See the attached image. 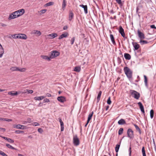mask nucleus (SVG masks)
Wrapping results in <instances>:
<instances>
[{"label":"nucleus","mask_w":156,"mask_h":156,"mask_svg":"<svg viewBox=\"0 0 156 156\" xmlns=\"http://www.w3.org/2000/svg\"><path fill=\"white\" fill-rule=\"evenodd\" d=\"M14 91H11L8 92V94L11 95L12 96L17 95L19 93L17 92L16 91L15 92L13 93Z\"/></svg>","instance_id":"nucleus-25"},{"label":"nucleus","mask_w":156,"mask_h":156,"mask_svg":"<svg viewBox=\"0 0 156 156\" xmlns=\"http://www.w3.org/2000/svg\"><path fill=\"white\" fill-rule=\"evenodd\" d=\"M1 26L3 27H5L6 26V25L5 24H4L3 23H1Z\"/></svg>","instance_id":"nucleus-61"},{"label":"nucleus","mask_w":156,"mask_h":156,"mask_svg":"<svg viewBox=\"0 0 156 156\" xmlns=\"http://www.w3.org/2000/svg\"><path fill=\"white\" fill-rule=\"evenodd\" d=\"M132 44L135 49L136 50H138L140 47L139 44L136 42H133Z\"/></svg>","instance_id":"nucleus-17"},{"label":"nucleus","mask_w":156,"mask_h":156,"mask_svg":"<svg viewBox=\"0 0 156 156\" xmlns=\"http://www.w3.org/2000/svg\"><path fill=\"white\" fill-rule=\"evenodd\" d=\"M124 56L125 59L127 60H130L131 58L130 55L128 53H125Z\"/></svg>","instance_id":"nucleus-24"},{"label":"nucleus","mask_w":156,"mask_h":156,"mask_svg":"<svg viewBox=\"0 0 156 156\" xmlns=\"http://www.w3.org/2000/svg\"><path fill=\"white\" fill-rule=\"evenodd\" d=\"M74 14L73 12L71 11H69V20L71 21L73 18Z\"/></svg>","instance_id":"nucleus-13"},{"label":"nucleus","mask_w":156,"mask_h":156,"mask_svg":"<svg viewBox=\"0 0 156 156\" xmlns=\"http://www.w3.org/2000/svg\"><path fill=\"white\" fill-rule=\"evenodd\" d=\"M93 113H94V112H92L89 114V115H88V118L87 120V123H89L92 117Z\"/></svg>","instance_id":"nucleus-23"},{"label":"nucleus","mask_w":156,"mask_h":156,"mask_svg":"<svg viewBox=\"0 0 156 156\" xmlns=\"http://www.w3.org/2000/svg\"><path fill=\"white\" fill-rule=\"evenodd\" d=\"M0 51H2V50H4V49L2 47V46L0 44Z\"/></svg>","instance_id":"nucleus-57"},{"label":"nucleus","mask_w":156,"mask_h":156,"mask_svg":"<svg viewBox=\"0 0 156 156\" xmlns=\"http://www.w3.org/2000/svg\"><path fill=\"white\" fill-rule=\"evenodd\" d=\"M31 34H36L37 36H39L41 34V32L37 30H34L31 32Z\"/></svg>","instance_id":"nucleus-14"},{"label":"nucleus","mask_w":156,"mask_h":156,"mask_svg":"<svg viewBox=\"0 0 156 156\" xmlns=\"http://www.w3.org/2000/svg\"><path fill=\"white\" fill-rule=\"evenodd\" d=\"M130 93L132 96L136 99H138L140 97V93L134 90H130Z\"/></svg>","instance_id":"nucleus-4"},{"label":"nucleus","mask_w":156,"mask_h":156,"mask_svg":"<svg viewBox=\"0 0 156 156\" xmlns=\"http://www.w3.org/2000/svg\"><path fill=\"white\" fill-rule=\"evenodd\" d=\"M47 11V10L46 9H42L39 11L38 12V13L40 15H42L44 13H45Z\"/></svg>","instance_id":"nucleus-30"},{"label":"nucleus","mask_w":156,"mask_h":156,"mask_svg":"<svg viewBox=\"0 0 156 156\" xmlns=\"http://www.w3.org/2000/svg\"><path fill=\"white\" fill-rule=\"evenodd\" d=\"M26 68H19L18 67L17 71H19L20 72H24L26 70Z\"/></svg>","instance_id":"nucleus-27"},{"label":"nucleus","mask_w":156,"mask_h":156,"mask_svg":"<svg viewBox=\"0 0 156 156\" xmlns=\"http://www.w3.org/2000/svg\"><path fill=\"white\" fill-rule=\"evenodd\" d=\"M80 6L84 9L85 13L86 14L87 13V5H80Z\"/></svg>","instance_id":"nucleus-19"},{"label":"nucleus","mask_w":156,"mask_h":156,"mask_svg":"<svg viewBox=\"0 0 156 156\" xmlns=\"http://www.w3.org/2000/svg\"><path fill=\"white\" fill-rule=\"evenodd\" d=\"M142 152L143 156H146V153H145V151L144 147H143L142 148Z\"/></svg>","instance_id":"nucleus-34"},{"label":"nucleus","mask_w":156,"mask_h":156,"mask_svg":"<svg viewBox=\"0 0 156 156\" xmlns=\"http://www.w3.org/2000/svg\"><path fill=\"white\" fill-rule=\"evenodd\" d=\"M27 91H28V89H27V90H24L23 91V92H19V94L20 93H21L22 94L27 93Z\"/></svg>","instance_id":"nucleus-47"},{"label":"nucleus","mask_w":156,"mask_h":156,"mask_svg":"<svg viewBox=\"0 0 156 156\" xmlns=\"http://www.w3.org/2000/svg\"><path fill=\"white\" fill-rule=\"evenodd\" d=\"M38 131L40 133H42L43 132V130L41 128H39L38 129Z\"/></svg>","instance_id":"nucleus-51"},{"label":"nucleus","mask_w":156,"mask_h":156,"mask_svg":"<svg viewBox=\"0 0 156 156\" xmlns=\"http://www.w3.org/2000/svg\"><path fill=\"white\" fill-rule=\"evenodd\" d=\"M144 82L145 83V84L146 85H147V76H146L144 75Z\"/></svg>","instance_id":"nucleus-43"},{"label":"nucleus","mask_w":156,"mask_h":156,"mask_svg":"<svg viewBox=\"0 0 156 156\" xmlns=\"http://www.w3.org/2000/svg\"><path fill=\"white\" fill-rule=\"evenodd\" d=\"M150 27L151 28L156 29V27L154 25H151Z\"/></svg>","instance_id":"nucleus-56"},{"label":"nucleus","mask_w":156,"mask_h":156,"mask_svg":"<svg viewBox=\"0 0 156 156\" xmlns=\"http://www.w3.org/2000/svg\"><path fill=\"white\" fill-rule=\"evenodd\" d=\"M45 97L44 96H41L39 97H35L34 98V99L35 100L40 101L44 99Z\"/></svg>","instance_id":"nucleus-21"},{"label":"nucleus","mask_w":156,"mask_h":156,"mask_svg":"<svg viewBox=\"0 0 156 156\" xmlns=\"http://www.w3.org/2000/svg\"><path fill=\"white\" fill-rule=\"evenodd\" d=\"M68 28V26H64L63 27V29L64 30H66Z\"/></svg>","instance_id":"nucleus-55"},{"label":"nucleus","mask_w":156,"mask_h":156,"mask_svg":"<svg viewBox=\"0 0 156 156\" xmlns=\"http://www.w3.org/2000/svg\"><path fill=\"white\" fill-rule=\"evenodd\" d=\"M127 135L130 138H132L133 137V131L131 129H128Z\"/></svg>","instance_id":"nucleus-9"},{"label":"nucleus","mask_w":156,"mask_h":156,"mask_svg":"<svg viewBox=\"0 0 156 156\" xmlns=\"http://www.w3.org/2000/svg\"><path fill=\"white\" fill-rule=\"evenodd\" d=\"M46 96L48 97H51V95L49 93H47L46 94Z\"/></svg>","instance_id":"nucleus-62"},{"label":"nucleus","mask_w":156,"mask_h":156,"mask_svg":"<svg viewBox=\"0 0 156 156\" xmlns=\"http://www.w3.org/2000/svg\"><path fill=\"white\" fill-rule=\"evenodd\" d=\"M6 146L9 148V149H13V150H16V149L15 148L13 147L11 145H10V144H6Z\"/></svg>","instance_id":"nucleus-31"},{"label":"nucleus","mask_w":156,"mask_h":156,"mask_svg":"<svg viewBox=\"0 0 156 156\" xmlns=\"http://www.w3.org/2000/svg\"><path fill=\"white\" fill-rule=\"evenodd\" d=\"M118 31L121 36L124 38L125 37V34L124 32V30L121 26H119Z\"/></svg>","instance_id":"nucleus-8"},{"label":"nucleus","mask_w":156,"mask_h":156,"mask_svg":"<svg viewBox=\"0 0 156 156\" xmlns=\"http://www.w3.org/2000/svg\"><path fill=\"white\" fill-rule=\"evenodd\" d=\"M58 34L56 33H53L50 34L46 36V39H53L56 37Z\"/></svg>","instance_id":"nucleus-7"},{"label":"nucleus","mask_w":156,"mask_h":156,"mask_svg":"<svg viewBox=\"0 0 156 156\" xmlns=\"http://www.w3.org/2000/svg\"><path fill=\"white\" fill-rule=\"evenodd\" d=\"M75 38L74 37L72 38L71 39V40L70 41V42H71V44L72 45H73V44L74 42L75 41Z\"/></svg>","instance_id":"nucleus-41"},{"label":"nucleus","mask_w":156,"mask_h":156,"mask_svg":"<svg viewBox=\"0 0 156 156\" xmlns=\"http://www.w3.org/2000/svg\"><path fill=\"white\" fill-rule=\"evenodd\" d=\"M64 130V127H61V131H63Z\"/></svg>","instance_id":"nucleus-63"},{"label":"nucleus","mask_w":156,"mask_h":156,"mask_svg":"<svg viewBox=\"0 0 156 156\" xmlns=\"http://www.w3.org/2000/svg\"><path fill=\"white\" fill-rule=\"evenodd\" d=\"M73 142L76 146H78L79 144L80 141L77 135H75L73 136Z\"/></svg>","instance_id":"nucleus-6"},{"label":"nucleus","mask_w":156,"mask_h":156,"mask_svg":"<svg viewBox=\"0 0 156 156\" xmlns=\"http://www.w3.org/2000/svg\"><path fill=\"white\" fill-rule=\"evenodd\" d=\"M25 12V10L22 9L15 11L10 13L8 17V19L10 20L20 17L23 15Z\"/></svg>","instance_id":"nucleus-1"},{"label":"nucleus","mask_w":156,"mask_h":156,"mask_svg":"<svg viewBox=\"0 0 156 156\" xmlns=\"http://www.w3.org/2000/svg\"><path fill=\"white\" fill-rule=\"evenodd\" d=\"M123 2H122L121 0H118V3L120 5L121 7L122 6L123 4Z\"/></svg>","instance_id":"nucleus-38"},{"label":"nucleus","mask_w":156,"mask_h":156,"mask_svg":"<svg viewBox=\"0 0 156 156\" xmlns=\"http://www.w3.org/2000/svg\"><path fill=\"white\" fill-rule=\"evenodd\" d=\"M139 37L140 38V40H143L145 38L144 34L143 33L141 32L139 30L137 31Z\"/></svg>","instance_id":"nucleus-11"},{"label":"nucleus","mask_w":156,"mask_h":156,"mask_svg":"<svg viewBox=\"0 0 156 156\" xmlns=\"http://www.w3.org/2000/svg\"><path fill=\"white\" fill-rule=\"evenodd\" d=\"M15 133L19 134L21 133H24V131H20V130H16L15 131Z\"/></svg>","instance_id":"nucleus-46"},{"label":"nucleus","mask_w":156,"mask_h":156,"mask_svg":"<svg viewBox=\"0 0 156 156\" xmlns=\"http://www.w3.org/2000/svg\"><path fill=\"white\" fill-rule=\"evenodd\" d=\"M9 38H13L15 39H20L26 40L27 38V35L24 34H13L9 35Z\"/></svg>","instance_id":"nucleus-2"},{"label":"nucleus","mask_w":156,"mask_h":156,"mask_svg":"<svg viewBox=\"0 0 156 156\" xmlns=\"http://www.w3.org/2000/svg\"><path fill=\"white\" fill-rule=\"evenodd\" d=\"M110 36L111 39L113 44H115V43L113 35L112 34H111Z\"/></svg>","instance_id":"nucleus-33"},{"label":"nucleus","mask_w":156,"mask_h":156,"mask_svg":"<svg viewBox=\"0 0 156 156\" xmlns=\"http://www.w3.org/2000/svg\"><path fill=\"white\" fill-rule=\"evenodd\" d=\"M33 126H39L40 124L39 123L37 122H34L32 124Z\"/></svg>","instance_id":"nucleus-48"},{"label":"nucleus","mask_w":156,"mask_h":156,"mask_svg":"<svg viewBox=\"0 0 156 156\" xmlns=\"http://www.w3.org/2000/svg\"><path fill=\"white\" fill-rule=\"evenodd\" d=\"M1 54H0V58L2 57L3 55V54L4 53V50H2V51H0Z\"/></svg>","instance_id":"nucleus-50"},{"label":"nucleus","mask_w":156,"mask_h":156,"mask_svg":"<svg viewBox=\"0 0 156 156\" xmlns=\"http://www.w3.org/2000/svg\"><path fill=\"white\" fill-rule=\"evenodd\" d=\"M131 147H130L129 148V156H130L131 154Z\"/></svg>","instance_id":"nucleus-54"},{"label":"nucleus","mask_w":156,"mask_h":156,"mask_svg":"<svg viewBox=\"0 0 156 156\" xmlns=\"http://www.w3.org/2000/svg\"><path fill=\"white\" fill-rule=\"evenodd\" d=\"M10 69L12 71H17L18 67L16 66L12 67L10 68Z\"/></svg>","instance_id":"nucleus-32"},{"label":"nucleus","mask_w":156,"mask_h":156,"mask_svg":"<svg viewBox=\"0 0 156 156\" xmlns=\"http://www.w3.org/2000/svg\"><path fill=\"white\" fill-rule=\"evenodd\" d=\"M112 101L111 100V98L110 97H109L107 100V103L108 105H110Z\"/></svg>","instance_id":"nucleus-42"},{"label":"nucleus","mask_w":156,"mask_h":156,"mask_svg":"<svg viewBox=\"0 0 156 156\" xmlns=\"http://www.w3.org/2000/svg\"><path fill=\"white\" fill-rule=\"evenodd\" d=\"M66 0H63L62 5V9L64 10L66 5Z\"/></svg>","instance_id":"nucleus-20"},{"label":"nucleus","mask_w":156,"mask_h":156,"mask_svg":"<svg viewBox=\"0 0 156 156\" xmlns=\"http://www.w3.org/2000/svg\"><path fill=\"white\" fill-rule=\"evenodd\" d=\"M109 106L108 105H107V106H106V108H105V110L106 111H107L108 110L109 108Z\"/></svg>","instance_id":"nucleus-60"},{"label":"nucleus","mask_w":156,"mask_h":156,"mask_svg":"<svg viewBox=\"0 0 156 156\" xmlns=\"http://www.w3.org/2000/svg\"><path fill=\"white\" fill-rule=\"evenodd\" d=\"M138 105L140 106V108L141 111L143 113H144V106L141 102H139L138 103Z\"/></svg>","instance_id":"nucleus-16"},{"label":"nucleus","mask_w":156,"mask_h":156,"mask_svg":"<svg viewBox=\"0 0 156 156\" xmlns=\"http://www.w3.org/2000/svg\"><path fill=\"white\" fill-rule=\"evenodd\" d=\"M60 53L57 51H53L51 52V54L50 55L51 59H52L57 57L59 56Z\"/></svg>","instance_id":"nucleus-5"},{"label":"nucleus","mask_w":156,"mask_h":156,"mask_svg":"<svg viewBox=\"0 0 156 156\" xmlns=\"http://www.w3.org/2000/svg\"><path fill=\"white\" fill-rule=\"evenodd\" d=\"M118 123L119 125H123L126 123V122L124 119H122L119 121Z\"/></svg>","instance_id":"nucleus-26"},{"label":"nucleus","mask_w":156,"mask_h":156,"mask_svg":"<svg viewBox=\"0 0 156 156\" xmlns=\"http://www.w3.org/2000/svg\"><path fill=\"white\" fill-rule=\"evenodd\" d=\"M69 35V33L67 32H65L64 34H61L58 37L59 39H61L64 37H66L68 36Z\"/></svg>","instance_id":"nucleus-12"},{"label":"nucleus","mask_w":156,"mask_h":156,"mask_svg":"<svg viewBox=\"0 0 156 156\" xmlns=\"http://www.w3.org/2000/svg\"><path fill=\"white\" fill-rule=\"evenodd\" d=\"M21 125L19 124V125H13V127L14 128H16L18 129H21Z\"/></svg>","instance_id":"nucleus-36"},{"label":"nucleus","mask_w":156,"mask_h":156,"mask_svg":"<svg viewBox=\"0 0 156 156\" xmlns=\"http://www.w3.org/2000/svg\"><path fill=\"white\" fill-rule=\"evenodd\" d=\"M57 100L60 102L62 103H64L66 101V98L64 96H60L57 98Z\"/></svg>","instance_id":"nucleus-10"},{"label":"nucleus","mask_w":156,"mask_h":156,"mask_svg":"<svg viewBox=\"0 0 156 156\" xmlns=\"http://www.w3.org/2000/svg\"><path fill=\"white\" fill-rule=\"evenodd\" d=\"M41 57L42 58L45 60H47L48 61H50L51 59L50 56L49 57L47 55H42L41 56Z\"/></svg>","instance_id":"nucleus-15"},{"label":"nucleus","mask_w":156,"mask_h":156,"mask_svg":"<svg viewBox=\"0 0 156 156\" xmlns=\"http://www.w3.org/2000/svg\"><path fill=\"white\" fill-rule=\"evenodd\" d=\"M81 69L80 66H77L74 68L73 71L77 72H80Z\"/></svg>","instance_id":"nucleus-18"},{"label":"nucleus","mask_w":156,"mask_h":156,"mask_svg":"<svg viewBox=\"0 0 156 156\" xmlns=\"http://www.w3.org/2000/svg\"><path fill=\"white\" fill-rule=\"evenodd\" d=\"M44 102H50V100L49 99H44Z\"/></svg>","instance_id":"nucleus-52"},{"label":"nucleus","mask_w":156,"mask_h":156,"mask_svg":"<svg viewBox=\"0 0 156 156\" xmlns=\"http://www.w3.org/2000/svg\"><path fill=\"white\" fill-rule=\"evenodd\" d=\"M12 120L11 119H7L6 121H11Z\"/></svg>","instance_id":"nucleus-64"},{"label":"nucleus","mask_w":156,"mask_h":156,"mask_svg":"<svg viewBox=\"0 0 156 156\" xmlns=\"http://www.w3.org/2000/svg\"><path fill=\"white\" fill-rule=\"evenodd\" d=\"M140 43L141 45H143L148 43V42L145 40H140Z\"/></svg>","instance_id":"nucleus-28"},{"label":"nucleus","mask_w":156,"mask_h":156,"mask_svg":"<svg viewBox=\"0 0 156 156\" xmlns=\"http://www.w3.org/2000/svg\"><path fill=\"white\" fill-rule=\"evenodd\" d=\"M125 73L129 78H131L132 77V72L130 69L127 67H125L124 69Z\"/></svg>","instance_id":"nucleus-3"},{"label":"nucleus","mask_w":156,"mask_h":156,"mask_svg":"<svg viewBox=\"0 0 156 156\" xmlns=\"http://www.w3.org/2000/svg\"><path fill=\"white\" fill-rule=\"evenodd\" d=\"M21 129H24L26 128V126H25L21 125Z\"/></svg>","instance_id":"nucleus-53"},{"label":"nucleus","mask_w":156,"mask_h":156,"mask_svg":"<svg viewBox=\"0 0 156 156\" xmlns=\"http://www.w3.org/2000/svg\"><path fill=\"white\" fill-rule=\"evenodd\" d=\"M101 94H102V92L101 91H99V92L97 98L98 102L100 99V98H101Z\"/></svg>","instance_id":"nucleus-29"},{"label":"nucleus","mask_w":156,"mask_h":156,"mask_svg":"<svg viewBox=\"0 0 156 156\" xmlns=\"http://www.w3.org/2000/svg\"><path fill=\"white\" fill-rule=\"evenodd\" d=\"M54 4V3L53 2H50L47 3H46L45 5L46 6H49L51 5H53Z\"/></svg>","instance_id":"nucleus-37"},{"label":"nucleus","mask_w":156,"mask_h":156,"mask_svg":"<svg viewBox=\"0 0 156 156\" xmlns=\"http://www.w3.org/2000/svg\"><path fill=\"white\" fill-rule=\"evenodd\" d=\"M5 129L0 128V131H2L3 132L5 131Z\"/></svg>","instance_id":"nucleus-59"},{"label":"nucleus","mask_w":156,"mask_h":156,"mask_svg":"<svg viewBox=\"0 0 156 156\" xmlns=\"http://www.w3.org/2000/svg\"><path fill=\"white\" fill-rule=\"evenodd\" d=\"M115 151L116 152V154H115V156H117V144L116 145L115 147Z\"/></svg>","instance_id":"nucleus-58"},{"label":"nucleus","mask_w":156,"mask_h":156,"mask_svg":"<svg viewBox=\"0 0 156 156\" xmlns=\"http://www.w3.org/2000/svg\"><path fill=\"white\" fill-rule=\"evenodd\" d=\"M133 125L135 127L136 130H137L138 131H139V132H140V130L139 128V127L136 124H134Z\"/></svg>","instance_id":"nucleus-39"},{"label":"nucleus","mask_w":156,"mask_h":156,"mask_svg":"<svg viewBox=\"0 0 156 156\" xmlns=\"http://www.w3.org/2000/svg\"><path fill=\"white\" fill-rule=\"evenodd\" d=\"M61 127H64V123L60 118L59 119Z\"/></svg>","instance_id":"nucleus-44"},{"label":"nucleus","mask_w":156,"mask_h":156,"mask_svg":"<svg viewBox=\"0 0 156 156\" xmlns=\"http://www.w3.org/2000/svg\"><path fill=\"white\" fill-rule=\"evenodd\" d=\"M123 128H120L119 131V134L121 135V134H122L123 133Z\"/></svg>","instance_id":"nucleus-40"},{"label":"nucleus","mask_w":156,"mask_h":156,"mask_svg":"<svg viewBox=\"0 0 156 156\" xmlns=\"http://www.w3.org/2000/svg\"><path fill=\"white\" fill-rule=\"evenodd\" d=\"M1 137L2 138H3L5 140H7L8 142L11 143H13L14 142V140L9 138H7L5 136H1Z\"/></svg>","instance_id":"nucleus-22"},{"label":"nucleus","mask_w":156,"mask_h":156,"mask_svg":"<svg viewBox=\"0 0 156 156\" xmlns=\"http://www.w3.org/2000/svg\"><path fill=\"white\" fill-rule=\"evenodd\" d=\"M0 154L3 156H7V155L3 152L0 150Z\"/></svg>","instance_id":"nucleus-45"},{"label":"nucleus","mask_w":156,"mask_h":156,"mask_svg":"<svg viewBox=\"0 0 156 156\" xmlns=\"http://www.w3.org/2000/svg\"><path fill=\"white\" fill-rule=\"evenodd\" d=\"M33 93V91L32 90L28 89L27 94H32Z\"/></svg>","instance_id":"nucleus-49"},{"label":"nucleus","mask_w":156,"mask_h":156,"mask_svg":"<svg viewBox=\"0 0 156 156\" xmlns=\"http://www.w3.org/2000/svg\"><path fill=\"white\" fill-rule=\"evenodd\" d=\"M150 117L151 119H152L154 116V112L153 110H151L150 112Z\"/></svg>","instance_id":"nucleus-35"}]
</instances>
